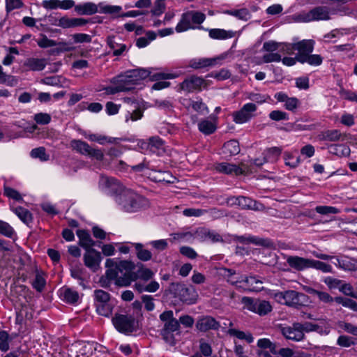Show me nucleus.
Wrapping results in <instances>:
<instances>
[{"label": "nucleus", "mask_w": 357, "mask_h": 357, "mask_svg": "<svg viewBox=\"0 0 357 357\" xmlns=\"http://www.w3.org/2000/svg\"><path fill=\"white\" fill-rule=\"evenodd\" d=\"M204 13L197 10H189L184 13L177 24L175 30L177 33H182L190 29L198 28L204 22Z\"/></svg>", "instance_id": "nucleus-6"}, {"label": "nucleus", "mask_w": 357, "mask_h": 357, "mask_svg": "<svg viewBox=\"0 0 357 357\" xmlns=\"http://www.w3.org/2000/svg\"><path fill=\"white\" fill-rule=\"evenodd\" d=\"M301 330L303 331V333L305 332L309 333L316 331L320 335H326L330 333L331 327L328 324H326L324 326H321L319 324L305 322L303 324H301Z\"/></svg>", "instance_id": "nucleus-24"}, {"label": "nucleus", "mask_w": 357, "mask_h": 357, "mask_svg": "<svg viewBox=\"0 0 357 357\" xmlns=\"http://www.w3.org/2000/svg\"><path fill=\"white\" fill-rule=\"evenodd\" d=\"M156 38V33L154 31H149L145 36L139 38L136 41V45L139 48H143L148 46L150 43Z\"/></svg>", "instance_id": "nucleus-41"}, {"label": "nucleus", "mask_w": 357, "mask_h": 357, "mask_svg": "<svg viewBox=\"0 0 357 357\" xmlns=\"http://www.w3.org/2000/svg\"><path fill=\"white\" fill-rule=\"evenodd\" d=\"M46 284L45 274L42 272H37L36 277L32 282L33 287L38 291H41Z\"/></svg>", "instance_id": "nucleus-48"}, {"label": "nucleus", "mask_w": 357, "mask_h": 357, "mask_svg": "<svg viewBox=\"0 0 357 357\" xmlns=\"http://www.w3.org/2000/svg\"><path fill=\"white\" fill-rule=\"evenodd\" d=\"M317 213L322 215L336 214L340 213V210L333 206H318L315 208Z\"/></svg>", "instance_id": "nucleus-61"}, {"label": "nucleus", "mask_w": 357, "mask_h": 357, "mask_svg": "<svg viewBox=\"0 0 357 357\" xmlns=\"http://www.w3.org/2000/svg\"><path fill=\"white\" fill-rule=\"evenodd\" d=\"M142 148L149 149L151 151H155V148H160L162 146V140L158 137H152L148 142H141Z\"/></svg>", "instance_id": "nucleus-50"}, {"label": "nucleus", "mask_w": 357, "mask_h": 357, "mask_svg": "<svg viewBox=\"0 0 357 357\" xmlns=\"http://www.w3.org/2000/svg\"><path fill=\"white\" fill-rule=\"evenodd\" d=\"M151 167L152 165L149 162H143L137 165L132 166L130 168L135 172L142 173L144 175L149 176Z\"/></svg>", "instance_id": "nucleus-57"}, {"label": "nucleus", "mask_w": 357, "mask_h": 357, "mask_svg": "<svg viewBox=\"0 0 357 357\" xmlns=\"http://www.w3.org/2000/svg\"><path fill=\"white\" fill-rule=\"evenodd\" d=\"M169 176V174L167 172H157L154 167L152 165L149 174V177L155 182H162V181H166V182H170V181L168 179V177Z\"/></svg>", "instance_id": "nucleus-40"}, {"label": "nucleus", "mask_w": 357, "mask_h": 357, "mask_svg": "<svg viewBox=\"0 0 357 357\" xmlns=\"http://www.w3.org/2000/svg\"><path fill=\"white\" fill-rule=\"evenodd\" d=\"M72 148L79 153L87 155L89 153L90 146L81 140H73L70 143Z\"/></svg>", "instance_id": "nucleus-45"}, {"label": "nucleus", "mask_w": 357, "mask_h": 357, "mask_svg": "<svg viewBox=\"0 0 357 357\" xmlns=\"http://www.w3.org/2000/svg\"><path fill=\"white\" fill-rule=\"evenodd\" d=\"M331 154L338 157H347L350 155V148L344 144H331L328 147Z\"/></svg>", "instance_id": "nucleus-27"}, {"label": "nucleus", "mask_w": 357, "mask_h": 357, "mask_svg": "<svg viewBox=\"0 0 357 357\" xmlns=\"http://www.w3.org/2000/svg\"><path fill=\"white\" fill-rule=\"evenodd\" d=\"M314 42L312 40H303L296 43H280L273 40L264 43V47L268 50H280L283 54L292 55L297 50L298 57L300 55L310 54L314 49Z\"/></svg>", "instance_id": "nucleus-4"}, {"label": "nucleus", "mask_w": 357, "mask_h": 357, "mask_svg": "<svg viewBox=\"0 0 357 357\" xmlns=\"http://www.w3.org/2000/svg\"><path fill=\"white\" fill-rule=\"evenodd\" d=\"M223 56L215 58H196L190 61V67L193 68H202L215 66L218 61L222 60Z\"/></svg>", "instance_id": "nucleus-21"}, {"label": "nucleus", "mask_w": 357, "mask_h": 357, "mask_svg": "<svg viewBox=\"0 0 357 357\" xmlns=\"http://www.w3.org/2000/svg\"><path fill=\"white\" fill-rule=\"evenodd\" d=\"M257 110V107L254 103H247L238 112L233 114L234 121L236 123H244L249 121L253 113Z\"/></svg>", "instance_id": "nucleus-13"}, {"label": "nucleus", "mask_w": 357, "mask_h": 357, "mask_svg": "<svg viewBox=\"0 0 357 357\" xmlns=\"http://www.w3.org/2000/svg\"><path fill=\"white\" fill-rule=\"evenodd\" d=\"M282 152V149L279 147H272L267 149L263 153V159L257 158L255 160L254 164L257 166H261L266 162H275L278 160Z\"/></svg>", "instance_id": "nucleus-17"}, {"label": "nucleus", "mask_w": 357, "mask_h": 357, "mask_svg": "<svg viewBox=\"0 0 357 357\" xmlns=\"http://www.w3.org/2000/svg\"><path fill=\"white\" fill-rule=\"evenodd\" d=\"M198 128L199 131L205 135H210L216 130L215 123L208 120H204L199 122Z\"/></svg>", "instance_id": "nucleus-44"}, {"label": "nucleus", "mask_w": 357, "mask_h": 357, "mask_svg": "<svg viewBox=\"0 0 357 357\" xmlns=\"http://www.w3.org/2000/svg\"><path fill=\"white\" fill-rule=\"evenodd\" d=\"M297 59L302 63H307L312 66H319L322 63V58L318 54L300 55Z\"/></svg>", "instance_id": "nucleus-39"}, {"label": "nucleus", "mask_w": 357, "mask_h": 357, "mask_svg": "<svg viewBox=\"0 0 357 357\" xmlns=\"http://www.w3.org/2000/svg\"><path fill=\"white\" fill-rule=\"evenodd\" d=\"M246 98L258 104H262L266 102L270 97L260 93H250L247 95Z\"/></svg>", "instance_id": "nucleus-62"}, {"label": "nucleus", "mask_w": 357, "mask_h": 357, "mask_svg": "<svg viewBox=\"0 0 357 357\" xmlns=\"http://www.w3.org/2000/svg\"><path fill=\"white\" fill-rule=\"evenodd\" d=\"M258 350H267L268 351H275L276 347L275 343L272 342L268 338H261L258 340L257 343Z\"/></svg>", "instance_id": "nucleus-49"}, {"label": "nucleus", "mask_w": 357, "mask_h": 357, "mask_svg": "<svg viewBox=\"0 0 357 357\" xmlns=\"http://www.w3.org/2000/svg\"><path fill=\"white\" fill-rule=\"evenodd\" d=\"M112 323L117 331L129 334L137 330V321L131 315L119 314L112 319Z\"/></svg>", "instance_id": "nucleus-8"}, {"label": "nucleus", "mask_w": 357, "mask_h": 357, "mask_svg": "<svg viewBox=\"0 0 357 357\" xmlns=\"http://www.w3.org/2000/svg\"><path fill=\"white\" fill-rule=\"evenodd\" d=\"M99 13L109 14L113 15L114 17H121L120 13L122 10L121 6L109 5L105 2L99 3Z\"/></svg>", "instance_id": "nucleus-26"}, {"label": "nucleus", "mask_w": 357, "mask_h": 357, "mask_svg": "<svg viewBox=\"0 0 357 357\" xmlns=\"http://www.w3.org/2000/svg\"><path fill=\"white\" fill-rule=\"evenodd\" d=\"M178 76V73H171L167 71L159 72L151 74L149 76L151 77L152 80L158 81L152 86L153 90H161L167 88L169 86V82L164 81L163 79H174Z\"/></svg>", "instance_id": "nucleus-11"}, {"label": "nucleus", "mask_w": 357, "mask_h": 357, "mask_svg": "<svg viewBox=\"0 0 357 357\" xmlns=\"http://www.w3.org/2000/svg\"><path fill=\"white\" fill-rule=\"evenodd\" d=\"M79 238V245L86 249H90L94 245L89 233L84 229H78L76 232Z\"/></svg>", "instance_id": "nucleus-32"}, {"label": "nucleus", "mask_w": 357, "mask_h": 357, "mask_svg": "<svg viewBox=\"0 0 357 357\" xmlns=\"http://www.w3.org/2000/svg\"><path fill=\"white\" fill-rule=\"evenodd\" d=\"M229 282L239 288L247 291H258L261 289L263 282L256 277L250 276L248 278H242L241 280H229Z\"/></svg>", "instance_id": "nucleus-12"}, {"label": "nucleus", "mask_w": 357, "mask_h": 357, "mask_svg": "<svg viewBox=\"0 0 357 357\" xmlns=\"http://www.w3.org/2000/svg\"><path fill=\"white\" fill-rule=\"evenodd\" d=\"M310 268L321 271L323 273H331L332 271V266L331 265L312 259L310 261Z\"/></svg>", "instance_id": "nucleus-52"}, {"label": "nucleus", "mask_w": 357, "mask_h": 357, "mask_svg": "<svg viewBox=\"0 0 357 357\" xmlns=\"http://www.w3.org/2000/svg\"><path fill=\"white\" fill-rule=\"evenodd\" d=\"M151 74L150 68H136L125 72L123 74L114 78V86L105 88L107 94H115L119 92L132 90L142 80L149 77Z\"/></svg>", "instance_id": "nucleus-3"}, {"label": "nucleus", "mask_w": 357, "mask_h": 357, "mask_svg": "<svg viewBox=\"0 0 357 357\" xmlns=\"http://www.w3.org/2000/svg\"><path fill=\"white\" fill-rule=\"evenodd\" d=\"M263 49L268 52V53L263 56V61L264 63L280 62L282 56L288 55L287 54H283L280 50H268L265 48L264 45H263Z\"/></svg>", "instance_id": "nucleus-29"}, {"label": "nucleus", "mask_w": 357, "mask_h": 357, "mask_svg": "<svg viewBox=\"0 0 357 357\" xmlns=\"http://www.w3.org/2000/svg\"><path fill=\"white\" fill-rule=\"evenodd\" d=\"M223 150L225 153L236 155L240 152L239 144L236 140H230L225 143Z\"/></svg>", "instance_id": "nucleus-46"}, {"label": "nucleus", "mask_w": 357, "mask_h": 357, "mask_svg": "<svg viewBox=\"0 0 357 357\" xmlns=\"http://www.w3.org/2000/svg\"><path fill=\"white\" fill-rule=\"evenodd\" d=\"M21 135L17 133L13 134L11 131L0 128V142H9L10 140L20 137Z\"/></svg>", "instance_id": "nucleus-56"}, {"label": "nucleus", "mask_w": 357, "mask_h": 357, "mask_svg": "<svg viewBox=\"0 0 357 357\" xmlns=\"http://www.w3.org/2000/svg\"><path fill=\"white\" fill-rule=\"evenodd\" d=\"M284 158L286 165L290 167H296L300 163V159L296 151L291 153H285Z\"/></svg>", "instance_id": "nucleus-47"}, {"label": "nucleus", "mask_w": 357, "mask_h": 357, "mask_svg": "<svg viewBox=\"0 0 357 357\" xmlns=\"http://www.w3.org/2000/svg\"><path fill=\"white\" fill-rule=\"evenodd\" d=\"M30 155L33 158H37L41 161L49 160V155L46 153L45 149L43 147L33 149L31 151Z\"/></svg>", "instance_id": "nucleus-53"}, {"label": "nucleus", "mask_w": 357, "mask_h": 357, "mask_svg": "<svg viewBox=\"0 0 357 357\" xmlns=\"http://www.w3.org/2000/svg\"><path fill=\"white\" fill-rule=\"evenodd\" d=\"M84 264L93 271H96L102 260L100 252L95 249H87L84 255Z\"/></svg>", "instance_id": "nucleus-14"}, {"label": "nucleus", "mask_w": 357, "mask_h": 357, "mask_svg": "<svg viewBox=\"0 0 357 357\" xmlns=\"http://www.w3.org/2000/svg\"><path fill=\"white\" fill-rule=\"evenodd\" d=\"M219 326V323L210 316L200 317L196 324L197 328L200 331H207L211 329L215 330L218 328Z\"/></svg>", "instance_id": "nucleus-19"}, {"label": "nucleus", "mask_w": 357, "mask_h": 357, "mask_svg": "<svg viewBox=\"0 0 357 357\" xmlns=\"http://www.w3.org/2000/svg\"><path fill=\"white\" fill-rule=\"evenodd\" d=\"M310 261L311 259L298 256H289L287 258L289 266L296 271H303L310 268Z\"/></svg>", "instance_id": "nucleus-18"}, {"label": "nucleus", "mask_w": 357, "mask_h": 357, "mask_svg": "<svg viewBox=\"0 0 357 357\" xmlns=\"http://www.w3.org/2000/svg\"><path fill=\"white\" fill-rule=\"evenodd\" d=\"M95 296V304L98 305L100 303H105L107 301H112L109 294L101 289L96 290L94 292Z\"/></svg>", "instance_id": "nucleus-54"}, {"label": "nucleus", "mask_w": 357, "mask_h": 357, "mask_svg": "<svg viewBox=\"0 0 357 357\" xmlns=\"http://www.w3.org/2000/svg\"><path fill=\"white\" fill-rule=\"evenodd\" d=\"M215 168L217 172L226 174L239 175L243 172L240 167L228 162L218 163Z\"/></svg>", "instance_id": "nucleus-23"}, {"label": "nucleus", "mask_w": 357, "mask_h": 357, "mask_svg": "<svg viewBox=\"0 0 357 357\" xmlns=\"http://www.w3.org/2000/svg\"><path fill=\"white\" fill-rule=\"evenodd\" d=\"M107 45L113 50V54L115 56L121 55L127 50L125 44L118 43L116 38L113 36L107 38Z\"/></svg>", "instance_id": "nucleus-33"}, {"label": "nucleus", "mask_w": 357, "mask_h": 357, "mask_svg": "<svg viewBox=\"0 0 357 357\" xmlns=\"http://www.w3.org/2000/svg\"><path fill=\"white\" fill-rule=\"evenodd\" d=\"M59 294L63 300L70 303L77 302L79 298L77 292L69 288L61 289Z\"/></svg>", "instance_id": "nucleus-36"}, {"label": "nucleus", "mask_w": 357, "mask_h": 357, "mask_svg": "<svg viewBox=\"0 0 357 357\" xmlns=\"http://www.w3.org/2000/svg\"><path fill=\"white\" fill-rule=\"evenodd\" d=\"M274 298L281 304L289 306H297L305 301L306 296L304 294L289 290L284 292H276L274 294Z\"/></svg>", "instance_id": "nucleus-9"}, {"label": "nucleus", "mask_w": 357, "mask_h": 357, "mask_svg": "<svg viewBox=\"0 0 357 357\" xmlns=\"http://www.w3.org/2000/svg\"><path fill=\"white\" fill-rule=\"evenodd\" d=\"M231 76L230 72L227 69H221L219 71L212 72L208 75L209 77H213L218 81H222L229 78Z\"/></svg>", "instance_id": "nucleus-60"}, {"label": "nucleus", "mask_w": 357, "mask_h": 357, "mask_svg": "<svg viewBox=\"0 0 357 357\" xmlns=\"http://www.w3.org/2000/svg\"><path fill=\"white\" fill-rule=\"evenodd\" d=\"M99 3L96 4L93 2H86L79 3L75 6V11L81 15H91L99 13Z\"/></svg>", "instance_id": "nucleus-20"}, {"label": "nucleus", "mask_w": 357, "mask_h": 357, "mask_svg": "<svg viewBox=\"0 0 357 357\" xmlns=\"http://www.w3.org/2000/svg\"><path fill=\"white\" fill-rule=\"evenodd\" d=\"M224 13L244 21H247L250 18V13L247 8L227 10L224 11Z\"/></svg>", "instance_id": "nucleus-38"}, {"label": "nucleus", "mask_w": 357, "mask_h": 357, "mask_svg": "<svg viewBox=\"0 0 357 357\" xmlns=\"http://www.w3.org/2000/svg\"><path fill=\"white\" fill-rule=\"evenodd\" d=\"M11 211L24 223L29 224L32 220L31 213L23 207L14 208L10 206Z\"/></svg>", "instance_id": "nucleus-37"}, {"label": "nucleus", "mask_w": 357, "mask_h": 357, "mask_svg": "<svg viewBox=\"0 0 357 357\" xmlns=\"http://www.w3.org/2000/svg\"><path fill=\"white\" fill-rule=\"evenodd\" d=\"M105 267L107 278L118 286H129L136 279L133 273L135 264L130 261L109 258L106 259Z\"/></svg>", "instance_id": "nucleus-2"}, {"label": "nucleus", "mask_w": 357, "mask_h": 357, "mask_svg": "<svg viewBox=\"0 0 357 357\" xmlns=\"http://www.w3.org/2000/svg\"><path fill=\"white\" fill-rule=\"evenodd\" d=\"M331 15L351 16L354 15V10L348 6H338L335 8H331Z\"/></svg>", "instance_id": "nucleus-42"}, {"label": "nucleus", "mask_w": 357, "mask_h": 357, "mask_svg": "<svg viewBox=\"0 0 357 357\" xmlns=\"http://www.w3.org/2000/svg\"><path fill=\"white\" fill-rule=\"evenodd\" d=\"M135 247L137 250V257L142 261H149L151 259L152 255L148 250L143 249V245L141 243H135Z\"/></svg>", "instance_id": "nucleus-51"}, {"label": "nucleus", "mask_w": 357, "mask_h": 357, "mask_svg": "<svg viewBox=\"0 0 357 357\" xmlns=\"http://www.w3.org/2000/svg\"><path fill=\"white\" fill-rule=\"evenodd\" d=\"M337 327L338 328L351 333L354 335L357 336V326L355 325H353L352 324L347 323L345 321H339L337 323Z\"/></svg>", "instance_id": "nucleus-59"}, {"label": "nucleus", "mask_w": 357, "mask_h": 357, "mask_svg": "<svg viewBox=\"0 0 357 357\" xmlns=\"http://www.w3.org/2000/svg\"><path fill=\"white\" fill-rule=\"evenodd\" d=\"M294 22L307 23L312 21L329 20L332 19L331 9L326 6H317L309 11L303 10L291 16Z\"/></svg>", "instance_id": "nucleus-5"}, {"label": "nucleus", "mask_w": 357, "mask_h": 357, "mask_svg": "<svg viewBox=\"0 0 357 357\" xmlns=\"http://www.w3.org/2000/svg\"><path fill=\"white\" fill-rule=\"evenodd\" d=\"M160 321L164 324L161 335L166 342L173 344L174 343V332L178 331L179 322L174 317L172 310L163 312L160 315Z\"/></svg>", "instance_id": "nucleus-7"}, {"label": "nucleus", "mask_w": 357, "mask_h": 357, "mask_svg": "<svg viewBox=\"0 0 357 357\" xmlns=\"http://www.w3.org/2000/svg\"><path fill=\"white\" fill-rule=\"evenodd\" d=\"M282 333L287 339L294 341H301L304 337L300 323H294L292 326L283 327Z\"/></svg>", "instance_id": "nucleus-16"}, {"label": "nucleus", "mask_w": 357, "mask_h": 357, "mask_svg": "<svg viewBox=\"0 0 357 357\" xmlns=\"http://www.w3.org/2000/svg\"><path fill=\"white\" fill-rule=\"evenodd\" d=\"M115 304L116 302L114 300L98 303V305H96V311L102 316L109 317L112 314Z\"/></svg>", "instance_id": "nucleus-34"}, {"label": "nucleus", "mask_w": 357, "mask_h": 357, "mask_svg": "<svg viewBox=\"0 0 357 357\" xmlns=\"http://www.w3.org/2000/svg\"><path fill=\"white\" fill-rule=\"evenodd\" d=\"M334 264L345 271L357 270V260L353 258L343 256L335 258Z\"/></svg>", "instance_id": "nucleus-22"}, {"label": "nucleus", "mask_w": 357, "mask_h": 357, "mask_svg": "<svg viewBox=\"0 0 357 357\" xmlns=\"http://www.w3.org/2000/svg\"><path fill=\"white\" fill-rule=\"evenodd\" d=\"M244 308L259 315H266L272 310V306L266 301L254 300L250 298H243Z\"/></svg>", "instance_id": "nucleus-10"}, {"label": "nucleus", "mask_w": 357, "mask_h": 357, "mask_svg": "<svg viewBox=\"0 0 357 357\" xmlns=\"http://www.w3.org/2000/svg\"><path fill=\"white\" fill-rule=\"evenodd\" d=\"M99 188L105 194L114 197L115 202L123 211L136 213L149 206V202L134 190L126 188L114 178L102 176Z\"/></svg>", "instance_id": "nucleus-1"}, {"label": "nucleus", "mask_w": 357, "mask_h": 357, "mask_svg": "<svg viewBox=\"0 0 357 357\" xmlns=\"http://www.w3.org/2000/svg\"><path fill=\"white\" fill-rule=\"evenodd\" d=\"M206 81L202 77L192 76L185 79L181 84V88L183 91L188 92L195 90H200L206 86Z\"/></svg>", "instance_id": "nucleus-15"}, {"label": "nucleus", "mask_w": 357, "mask_h": 357, "mask_svg": "<svg viewBox=\"0 0 357 357\" xmlns=\"http://www.w3.org/2000/svg\"><path fill=\"white\" fill-rule=\"evenodd\" d=\"M339 290L347 296L357 298V292H355L350 284L342 283L340 285Z\"/></svg>", "instance_id": "nucleus-64"}, {"label": "nucleus", "mask_w": 357, "mask_h": 357, "mask_svg": "<svg viewBox=\"0 0 357 357\" xmlns=\"http://www.w3.org/2000/svg\"><path fill=\"white\" fill-rule=\"evenodd\" d=\"M342 134L338 130H328L322 132L318 135L320 140L337 142L340 139Z\"/></svg>", "instance_id": "nucleus-35"}, {"label": "nucleus", "mask_w": 357, "mask_h": 357, "mask_svg": "<svg viewBox=\"0 0 357 357\" xmlns=\"http://www.w3.org/2000/svg\"><path fill=\"white\" fill-rule=\"evenodd\" d=\"M186 107L188 112H195L199 115H206L208 112L206 105L199 99L189 100L186 105Z\"/></svg>", "instance_id": "nucleus-25"}, {"label": "nucleus", "mask_w": 357, "mask_h": 357, "mask_svg": "<svg viewBox=\"0 0 357 357\" xmlns=\"http://www.w3.org/2000/svg\"><path fill=\"white\" fill-rule=\"evenodd\" d=\"M80 133L84 137L91 142H96L100 144H105L113 143L114 140L111 137L99 134L87 133L86 131H81Z\"/></svg>", "instance_id": "nucleus-31"}, {"label": "nucleus", "mask_w": 357, "mask_h": 357, "mask_svg": "<svg viewBox=\"0 0 357 357\" xmlns=\"http://www.w3.org/2000/svg\"><path fill=\"white\" fill-rule=\"evenodd\" d=\"M24 66L29 70L40 71L45 68L46 61L44 59L30 58L25 61Z\"/></svg>", "instance_id": "nucleus-30"}, {"label": "nucleus", "mask_w": 357, "mask_h": 357, "mask_svg": "<svg viewBox=\"0 0 357 357\" xmlns=\"http://www.w3.org/2000/svg\"><path fill=\"white\" fill-rule=\"evenodd\" d=\"M0 234L6 237L13 238L15 230L8 222L0 220Z\"/></svg>", "instance_id": "nucleus-55"}, {"label": "nucleus", "mask_w": 357, "mask_h": 357, "mask_svg": "<svg viewBox=\"0 0 357 357\" xmlns=\"http://www.w3.org/2000/svg\"><path fill=\"white\" fill-rule=\"evenodd\" d=\"M10 337L7 332L0 331V351H7L9 349Z\"/></svg>", "instance_id": "nucleus-58"}, {"label": "nucleus", "mask_w": 357, "mask_h": 357, "mask_svg": "<svg viewBox=\"0 0 357 357\" xmlns=\"http://www.w3.org/2000/svg\"><path fill=\"white\" fill-rule=\"evenodd\" d=\"M33 119L38 124L45 125L51 121V116L47 113H37L34 115Z\"/></svg>", "instance_id": "nucleus-63"}, {"label": "nucleus", "mask_w": 357, "mask_h": 357, "mask_svg": "<svg viewBox=\"0 0 357 357\" xmlns=\"http://www.w3.org/2000/svg\"><path fill=\"white\" fill-rule=\"evenodd\" d=\"M210 38L215 40H225L234 36V32L222 29H211L208 31Z\"/></svg>", "instance_id": "nucleus-28"}, {"label": "nucleus", "mask_w": 357, "mask_h": 357, "mask_svg": "<svg viewBox=\"0 0 357 357\" xmlns=\"http://www.w3.org/2000/svg\"><path fill=\"white\" fill-rule=\"evenodd\" d=\"M228 334L231 336H234L239 340H245L248 343L253 342L254 338L251 333L241 331L234 328H230L228 330Z\"/></svg>", "instance_id": "nucleus-43"}]
</instances>
